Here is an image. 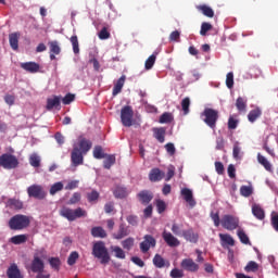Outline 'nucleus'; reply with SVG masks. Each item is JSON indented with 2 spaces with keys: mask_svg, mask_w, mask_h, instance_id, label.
Returning <instances> with one entry per match:
<instances>
[{
  "mask_svg": "<svg viewBox=\"0 0 278 278\" xmlns=\"http://www.w3.org/2000/svg\"><path fill=\"white\" fill-rule=\"evenodd\" d=\"M211 218L215 225V227H224V229H227L228 231H233V229H238V225H240V219L233 215H224L222 220L220 216L218 215V212H211Z\"/></svg>",
  "mask_w": 278,
  "mask_h": 278,
  "instance_id": "f257e3e1",
  "label": "nucleus"
},
{
  "mask_svg": "<svg viewBox=\"0 0 278 278\" xmlns=\"http://www.w3.org/2000/svg\"><path fill=\"white\" fill-rule=\"evenodd\" d=\"M30 270L37 274L45 273V262H42V260H40L38 255L34 256V260L30 265Z\"/></svg>",
  "mask_w": 278,
  "mask_h": 278,
  "instance_id": "4468645a",
  "label": "nucleus"
},
{
  "mask_svg": "<svg viewBox=\"0 0 278 278\" xmlns=\"http://www.w3.org/2000/svg\"><path fill=\"white\" fill-rule=\"evenodd\" d=\"M198 10L204 14V16H207L208 18H214V10L207 5H200L198 7Z\"/></svg>",
  "mask_w": 278,
  "mask_h": 278,
  "instance_id": "e433bc0d",
  "label": "nucleus"
},
{
  "mask_svg": "<svg viewBox=\"0 0 278 278\" xmlns=\"http://www.w3.org/2000/svg\"><path fill=\"white\" fill-rule=\"evenodd\" d=\"M152 131L154 134V138L159 142L163 143L166 138V128H164V127L153 128Z\"/></svg>",
  "mask_w": 278,
  "mask_h": 278,
  "instance_id": "4be33fe9",
  "label": "nucleus"
},
{
  "mask_svg": "<svg viewBox=\"0 0 278 278\" xmlns=\"http://www.w3.org/2000/svg\"><path fill=\"white\" fill-rule=\"evenodd\" d=\"M153 264L156 268H168V266H170V262L164 260L160 254H155Z\"/></svg>",
  "mask_w": 278,
  "mask_h": 278,
  "instance_id": "a211bd4d",
  "label": "nucleus"
},
{
  "mask_svg": "<svg viewBox=\"0 0 278 278\" xmlns=\"http://www.w3.org/2000/svg\"><path fill=\"white\" fill-rule=\"evenodd\" d=\"M64 105H70V103H73V101H75V96L74 94H66L63 99H62Z\"/></svg>",
  "mask_w": 278,
  "mask_h": 278,
  "instance_id": "69168bd1",
  "label": "nucleus"
},
{
  "mask_svg": "<svg viewBox=\"0 0 278 278\" xmlns=\"http://www.w3.org/2000/svg\"><path fill=\"white\" fill-rule=\"evenodd\" d=\"M156 207H157L159 214H162L163 212L166 211V202H164V200H157Z\"/></svg>",
  "mask_w": 278,
  "mask_h": 278,
  "instance_id": "13d9d810",
  "label": "nucleus"
},
{
  "mask_svg": "<svg viewBox=\"0 0 278 278\" xmlns=\"http://www.w3.org/2000/svg\"><path fill=\"white\" fill-rule=\"evenodd\" d=\"M129 229L125 226H122L119 227L118 232L113 235V238H115V240H123V238L127 237Z\"/></svg>",
  "mask_w": 278,
  "mask_h": 278,
  "instance_id": "c9c22d12",
  "label": "nucleus"
},
{
  "mask_svg": "<svg viewBox=\"0 0 278 278\" xmlns=\"http://www.w3.org/2000/svg\"><path fill=\"white\" fill-rule=\"evenodd\" d=\"M163 240H165L168 247H179V244H181L179 242V239H177L175 236H173V233L166 230L163 231Z\"/></svg>",
  "mask_w": 278,
  "mask_h": 278,
  "instance_id": "dca6fc26",
  "label": "nucleus"
},
{
  "mask_svg": "<svg viewBox=\"0 0 278 278\" xmlns=\"http://www.w3.org/2000/svg\"><path fill=\"white\" fill-rule=\"evenodd\" d=\"M210 29H212V24L207 22L202 23L201 30H200L201 36H207V33L210 31Z\"/></svg>",
  "mask_w": 278,
  "mask_h": 278,
  "instance_id": "603ef678",
  "label": "nucleus"
},
{
  "mask_svg": "<svg viewBox=\"0 0 278 278\" xmlns=\"http://www.w3.org/2000/svg\"><path fill=\"white\" fill-rule=\"evenodd\" d=\"M60 215L63 216V218H66L67 220L73 222V220H77V218H81V216H86V211H84L81 207L73 210L67 206H63L60 210Z\"/></svg>",
  "mask_w": 278,
  "mask_h": 278,
  "instance_id": "7ed1b4c3",
  "label": "nucleus"
},
{
  "mask_svg": "<svg viewBox=\"0 0 278 278\" xmlns=\"http://www.w3.org/2000/svg\"><path fill=\"white\" fill-rule=\"evenodd\" d=\"M166 152L168 155H175L176 149L174 143H167L165 144Z\"/></svg>",
  "mask_w": 278,
  "mask_h": 278,
  "instance_id": "774afa93",
  "label": "nucleus"
},
{
  "mask_svg": "<svg viewBox=\"0 0 278 278\" xmlns=\"http://www.w3.org/2000/svg\"><path fill=\"white\" fill-rule=\"evenodd\" d=\"M170 277L172 278H182L184 277V270L179 269V268H174L170 271Z\"/></svg>",
  "mask_w": 278,
  "mask_h": 278,
  "instance_id": "052dcab7",
  "label": "nucleus"
},
{
  "mask_svg": "<svg viewBox=\"0 0 278 278\" xmlns=\"http://www.w3.org/2000/svg\"><path fill=\"white\" fill-rule=\"evenodd\" d=\"M7 205L13 210H23V202H21V200L11 199L8 201Z\"/></svg>",
  "mask_w": 278,
  "mask_h": 278,
  "instance_id": "79ce46f5",
  "label": "nucleus"
},
{
  "mask_svg": "<svg viewBox=\"0 0 278 278\" xmlns=\"http://www.w3.org/2000/svg\"><path fill=\"white\" fill-rule=\"evenodd\" d=\"M70 40L73 46V52L77 55V53H79V40L77 39V35L72 36Z\"/></svg>",
  "mask_w": 278,
  "mask_h": 278,
  "instance_id": "de8ad7c7",
  "label": "nucleus"
},
{
  "mask_svg": "<svg viewBox=\"0 0 278 278\" xmlns=\"http://www.w3.org/2000/svg\"><path fill=\"white\" fill-rule=\"evenodd\" d=\"M138 197L139 201L142 203H151V199H153V194H151L149 191H141L139 192Z\"/></svg>",
  "mask_w": 278,
  "mask_h": 278,
  "instance_id": "2f4dec72",
  "label": "nucleus"
},
{
  "mask_svg": "<svg viewBox=\"0 0 278 278\" xmlns=\"http://www.w3.org/2000/svg\"><path fill=\"white\" fill-rule=\"evenodd\" d=\"M93 157L96 160H103V157H105V155L103 154V148H101V146H97L93 149Z\"/></svg>",
  "mask_w": 278,
  "mask_h": 278,
  "instance_id": "09e8293b",
  "label": "nucleus"
},
{
  "mask_svg": "<svg viewBox=\"0 0 278 278\" xmlns=\"http://www.w3.org/2000/svg\"><path fill=\"white\" fill-rule=\"evenodd\" d=\"M0 166L2 168H16L18 166V160L12 154H2L0 156Z\"/></svg>",
  "mask_w": 278,
  "mask_h": 278,
  "instance_id": "6e6552de",
  "label": "nucleus"
},
{
  "mask_svg": "<svg viewBox=\"0 0 278 278\" xmlns=\"http://www.w3.org/2000/svg\"><path fill=\"white\" fill-rule=\"evenodd\" d=\"M258 268L257 263L251 261L248 263V265L245 266V271L247 273H255Z\"/></svg>",
  "mask_w": 278,
  "mask_h": 278,
  "instance_id": "5fc2aeb1",
  "label": "nucleus"
},
{
  "mask_svg": "<svg viewBox=\"0 0 278 278\" xmlns=\"http://www.w3.org/2000/svg\"><path fill=\"white\" fill-rule=\"evenodd\" d=\"M49 47L50 53H54V55H60L62 49L60 48V43H58V41H50Z\"/></svg>",
  "mask_w": 278,
  "mask_h": 278,
  "instance_id": "37998d69",
  "label": "nucleus"
},
{
  "mask_svg": "<svg viewBox=\"0 0 278 278\" xmlns=\"http://www.w3.org/2000/svg\"><path fill=\"white\" fill-rule=\"evenodd\" d=\"M236 127H238V119L230 116L228 119V129H236Z\"/></svg>",
  "mask_w": 278,
  "mask_h": 278,
  "instance_id": "338daca9",
  "label": "nucleus"
},
{
  "mask_svg": "<svg viewBox=\"0 0 278 278\" xmlns=\"http://www.w3.org/2000/svg\"><path fill=\"white\" fill-rule=\"evenodd\" d=\"M10 229L21 230L29 227V217L25 215H15L9 222Z\"/></svg>",
  "mask_w": 278,
  "mask_h": 278,
  "instance_id": "20e7f679",
  "label": "nucleus"
},
{
  "mask_svg": "<svg viewBox=\"0 0 278 278\" xmlns=\"http://www.w3.org/2000/svg\"><path fill=\"white\" fill-rule=\"evenodd\" d=\"M237 236L240 242H242V244H251V241L249 240V236L247 235V232H244V230H242V228L238 229Z\"/></svg>",
  "mask_w": 278,
  "mask_h": 278,
  "instance_id": "4c0bfd02",
  "label": "nucleus"
},
{
  "mask_svg": "<svg viewBox=\"0 0 278 278\" xmlns=\"http://www.w3.org/2000/svg\"><path fill=\"white\" fill-rule=\"evenodd\" d=\"M150 181H162L164 179V172H162L160 168H153L151 169L149 174Z\"/></svg>",
  "mask_w": 278,
  "mask_h": 278,
  "instance_id": "6ab92c4d",
  "label": "nucleus"
},
{
  "mask_svg": "<svg viewBox=\"0 0 278 278\" xmlns=\"http://www.w3.org/2000/svg\"><path fill=\"white\" fill-rule=\"evenodd\" d=\"M29 164L34 168H38L40 166V155H38L37 153L30 154Z\"/></svg>",
  "mask_w": 278,
  "mask_h": 278,
  "instance_id": "a19ab883",
  "label": "nucleus"
},
{
  "mask_svg": "<svg viewBox=\"0 0 278 278\" xmlns=\"http://www.w3.org/2000/svg\"><path fill=\"white\" fill-rule=\"evenodd\" d=\"M12 244H25L27 242V235H17L10 239Z\"/></svg>",
  "mask_w": 278,
  "mask_h": 278,
  "instance_id": "72a5a7b5",
  "label": "nucleus"
},
{
  "mask_svg": "<svg viewBox=\"0 0 278 278\" xmlns=\"http://www.w3.org/2000/svg\"><path fill=\"white\" fill-rule=\"evenodd\" d=\"M226 86L229 89L233 88V73L232 72H229L226 76Z\"/></svg>",
  "mask_w": 278,
  "mask_h": 278,
  "instance_id": "4d7b16f0",
  "label": "nucleus"
},
{
  "mask_svg": "<svg viewBox=\"0 0 278 278\" xmlns=\"http://www.w3.org/2000/svg\"><path fill=\"white\" fill-rule=\"evenodd\" d=\"M72 164L73 166H80V164H84V153L77 151V148H73Z\"/></svg>",
  "mask_w": 278,
  "mask_h": 278,
  "instance_id": "f3484780",
  "label": "nucleus"
},
{
  "mask_svg": "<svg viewBox=\"0 0 278 278\" xmlns=\"http://www.w3.org/2000/svg\"><path fill=\"white\" fill-rule=\"evenodd\" d=\"M125 76H122L114 85L113 88V97H116V94H119V92L123 90V86H125Z\"/></svg>",
  "mask_w": 278,
  "mask_h": 278,
  "instance_id": "cd10ccee",
  "label": "nucleus"
},
{
  "mask_svg": "<svg viewBox=\"0 0 278 278\" xmlns=\"http://www.w3.org/2000/svg\"><path fill=\"white\" fill-rule=\"evenodd\" d=\"M260 116H262V110L260 108H255L248 114V121L250 123H255Z\"/></svg>",
  "mask_w": 278,
  "mask_h": 278,
  "instance_id": "a878e982",
  "label": "nucleus"
},
{
  "mask_svg": "<svg viewBox=\"0 0 278 278\" xmlns=\"http://www.w3.org/2000/svg\"><path fill=\"white\" fill-rule=\"evenodd\" d=\"M173 177H175V166L169 165L167 168V175L165 177V180L170 181V179H173Z\"/></svg>",
  "mask_w": 278,
  "mask_h": 278,
  "instance_id": "bf43d9fd",
  "label": "nucleus"
},
{
  "mask_svg": "<svg viewBox=\"0 0 278 278\" xmlns=\"http://www.w3.org/2000/svg\"><path fill=\"white\" fill-rule=\"evenodd\" d=\"M180 194L190 207H194V205H197V201L194 200V194L192 193V189L182 188L180 190Z\"/></svg>",
  "mask_w": 278,
  "mask_h": 278,
  "instance_id": "f8f14e48",
  "label": "nucleus"
},
{
  "mask_svg": "<svg viewBox=\"0 0 278 278\" xmlns=\"http://www.w3.org/2000/svg\"><path fill=\"white\" fill-rule=\"evenodd\" d=\"M236 108L239 112H247V99L239 97L236 102Z\"/></svg>",
  "mask_w": 278,
  "mask_h": 278,
  "instance_id": "ea45409f",
  "label": "nucleus"
},
{
  "mask_svg": "<svg viewBox=\"0 0 278 278\" xmlns=\"http://www.w3.org/2000/svg\"><path fill=\"white\" fill-rule=\"evenodd\" d=\"M181 269L187 273H197L199 270V264L192 258H184L180 263Z\"/></svg>",
  "mask_w": 278,
  "mask_h": 278,
  "instance_id": "9b49d317",
  "label": "nucleus"
},
{
  "mask_svg": "<svg viewBox=\"0 0 278 278\" xmlns=\"http://www.w3.org/2000/svg\"><path fill=\"white\" fill-rule=\"evenodd\" d=\"M91 235L93 236V238H105L108 236L102 227H93L91 229Z\"/></svg>",
  "mask_w": 278,
  "mask_h": 278,
  "instance_id": "473e14b6",
  "label": "nucleus"
},
{
  "mask_svg": "<svg viewBox=\"0 0 278 278\" xmlns=\"http://www.w3.org/2000/svg\"><path fill=\"white\" fill-rule=\"evenodd\" d=\"M122 247L126 251H131L134 248V238H127L126 240L122 241Z\"/></svg>",
  "mask_w": 278,
  "mask_h": 278,
  "instance_id": "3c124183",
  "label": "nucleus"
},
{
  "mask_svg": "<svg viewBox=\"0 0 278 278\" xmlns=\"http://www.w3.org/2000/svg\"><path fill=\"white\" fill-rule=\"evenodd\" d=\"M240 194L241 197H245V198L251 197V194H253V185L241 186Z\"/></svg>",
  "mask_w": 278,
  "mask_h": 278,
  "instance_id": "f704fd0d",
  "label": "nucleus"
},
{
  "mask_svg": "<svg viewBox=\"0 0 278 278\" xmlns=\"http://www.w3.org/2000/svg\"><path fill=\"white\" fill-rule=\"evenodd\" d=\"M61 190H64V184L62 182H55L50 188V194L53 197V194H58V192H61Z\"/></svg>",
  "mask_w": 278,
  "mask_h": 278,
  "instance_id": "a18cd8bd",
  "label": "nucleus"
},
{
  "mask_svg": "<svg viewBox=\"0 0 278 278\" xmlns=\"http://www.w3.org/2000/svg\"><path fill=\"white\" fill-rule=\"evenodd\" d=\"M271 227H274L275 231L278 232V213L277 212L271 213Z\"/></svg>",
  "mask_w": 278,
  "mask_h": 278,
  "instance_id": "6e6d98bb",
  "label": "nucleus"
},
{
  "mask_svg": "<svg viewBox=\"0 0 278 278\" xmlns=\"http://www.w3.org/2000/svg\"><path fill=\"white\" fill-rule=\"evenodd\" d=\"M181 108H182L184 114H188V112H190V98H185L181 101Z\"/></svg>",
  "mask_w": 278,
  "mask_h": 278,
  "instance_id": "864d4df0",
  "label": "nucleus"
},
{
  "mask_svg": "<svg viewBox=\"0 0 278 278\" xmlns=\"http://www.w3.org/2000/svg\"><path fill=\"white\" fill-rule=\"evenodd\" d=\"M78 260H79V253H77V251L72 252L67 258L68 266H75Z\"/></svg>",
  "mask_w": 278,
  "mask_h": 278,
  "instance_id": "49530a36",
  "label": "nucleus"
},
{
  "mask_svg": "<svg viewBox=\"0 0 278 278\" xmlns=\"http://www.w3.org/2000/svg\"><path fill=\"white\" fill-rule=\"evenodd\" d=\"M81 200V194L75 192L72 198L70 199V204L71 205H75V203H79V201Z\"/></svg>",
  "mask_w": 278,
  "mask_h": 278,
  "instance_id": "0e129e2a",
  "label": "nucleus"
},
{
  "mask_svg": "<svg viewBox=\"0 0 278 278\" xmlns=\"http://www.w3.org/2000/svg\"><path fill=\"white\" fill-rule=\"evenodd\" d=\"M49 264L52 268H54L55 270H58V268H60V258L58 257H51L49 260Z\"/></svg>",
  "mask_w": 278,
  "mask_h": 278,
  "instance_id": "680f3d73",
  "label": "nucleus"
},
{
  "mask_svg": "<svg viewBox=\"0 0 278 278\" xmlns=\"http://www.w3.org/2000/svg\"><path fill=\"white\" fill-rule=\"evenodd\" d=\"M182 236L188 240V242L197 243L199 241V235L194 233L192 229L184 231Z\"/></svg>",
  "mask_w": 278,
  "mask_h": 278,
  "instance_id": "bb28decb",
  "label": "nucleus"
},
{
  "mask_svg": "<svg viewBox=\"0 0 278 278\" xmlns=\"http://www.w3.org/2000/svg\"><path fill=\"white\" fill-rule=\"evenodd\" d=\"M92 255L97 257V260H100L101 264H110V253L103 241H98L93 244Z\"/></svg>",
  "mask_w": 278,
  "mask_h": 278,
  "instance_id": "f03ea898",
  "label": "nucleus"
},
{
  "mask_svg": "<svg viewBox=\"0 0 278 278\" xmlns=\"http://www.w3.org/2000/svg\"><path fill=\"white\" fill-rule=\"evenodd\" d=\"M74 149H77L78 152L86 155L90 149H92V142L86 137L80 136L78 137L77 141L74 143Z\"/></svg>",
  "mask_w": 278,
  "mask_h": 278,
  "instance_id": "0eeeda50",
  "label": "nucleus"
},
{
  "mask_svg": "<svg viewBox=\"0 0 278 278\" xmlns=\"http://www.w3.org/2000/svg\"><path fill=\"white\" fill-rule=\"evenodd\" d=\"M114 197H116V199H125V197H127V194H129V191H127V189L125 187H116L115 190L113 191Z\"/></svg>",
  "mask_w": 278,
  "mask_h": 278,
  "instance_id": "c756f323",
  "label": "nucleus"
},
{
  "mask_svg": "<svg viewBox=\"0 0 278 278\" xmlns=\"http://www.w3.org/2000/svg\"><path fill=\"white\" fill-rule=\"evenodd\" d=\"M87 199L89 203H93V201H97V199H99V193L96 190H93L87 194Z\"/></svg>",
  "mask_w": 278,
  "mask_h": 278,
  "instance_id": "e2e57ef3",
  "label": "nucleus"
},
{
  "mask_svg": "<svg viewBox=\"0 0 278 278\" xmlns=\"http://www.w3.org/2000/svg\"><path fill=\"white\" fill-rule=\"evenodd\" d=\"M155 60H157V53L154 52L152 55H150L148 58V60L146 61V71H151V68H153L154 64H155Z\"/></svg>",
  "mask_w": 278,
  "mask_h": 278,
  "instance_id": "58836bf2",
  "label": "nucleus"
},
{
  "mask_svg": "<svg viewBox=\"0 0 278 278\" xmlns=\"http://www.w3.org/2000/svg\"><path fill=\"white\" fill-rule=\"evenodd\" d=\"M27 194L28 197H33L34 199H45L47 197V192H45V189H42V186L40 185H31L27 188Z\"/></svg>",
  "mask_w": 278,
  "mask_h": 278,
  "instance_id": "1a4fd4ad",
  "label": "nucleus"
},
{
  "mask_svg": "<svg viewBox=\"0 0 278 278\" xmlns=\"http://www.w3.org/2000/svg\"><path fill=\"white\" fill-rule=\"evenodd\" d=\"M7 275L9 278H23V275H21V270L16 264H12L8 268Z\"/></svg>",
  "mask_w": 278,
  "mask_h": 278,
  "instance_id": "412c9836",
  "label": "nucleus"
},
{
  "mask_svg": "<svg viewBox=\"0 0 278 278\" xmlns=\"http://www.w3.org/2000/svg\"><path fill=\"white\" fill-rule=\"evenodd\" d=\"M116 162V156L114 155H108L104 159V168H112L113 164Z\"/></svg>",
  "mask_w": 278,
  "mask_h": 278,
  "instance_id": "8fccbe9b",
  "label": "nucleus"
},
{
  "mask_svg": "<svg viewBox=\"0 0 278 278\" xmlns=\"http://www.w3.org/2000/svg\"><path fill=\"white\" fill-rule=\"evenodd\" d=\"M20 66L23 71H26V73L36 74L40 72V64L36 62H24L21 63Z\"/></svg>",
  "mask_w": 278,
  "mask_h": 278,
  "instance_id": "2eb2a0df",
  "label": "nucleus"
},
{
  "mask_svg": "<svg viewBox=\"0 0 278 278\" xmlns=\"http://www.w3.org/2000/svg\"><path fill=\"white\" fill-rule=\"evenodd\" d=\"M232 156L235 160H242V148H240V143L238 141L233 143Z\"/></svg>",
  "mask_w": 278,
  "mask_h": 278,
  "instance_id": "7c9ffc66",
  "label": "nucleus"
},
{
  "mask_svg": "<svg viewBox=\"0 0 278 278\" xmlns=\"http://www.w3.org/2000/svg\"><path fill=\"white\" fill-rule=\"evenodd\" d=\"M62 97L60 96H52L51 98L47 99V110H61Z\"/></svg>",
  "mask_w": 278,
  "mask_h": 278,
  "instance_id": "ddd939ff",
  "label": "nucleus"
},
{
  "mask_svg": "<svg viewBox=\"0 0 278 278\" xmlns=\"http://www.w3.org/2000/svg\"><path fill=\"white\" fill-rule=\"evenodd\" d=\"M121 121L124 127H131V125H134V110L131 106L126 105L122 109Z\"/></svg>",
  "mask_w": 278,
  "mask_h": 278,
  "instance_id": "423d86ee",
  "label": "nucleus"
},
{
  "mask_svg": "<svg viewBox=\"0 0 278 278\" xmlns=\"http://www.w3.org/2000/svg\"><path fill=\"white\" fill-rule=\"evenodd\" d=\"M202 118L211 129L216 127V121H218V111L213 109H205L202 113Z\"/></svg>",
  "mask_w": 278,
  "mask_h": 278,
  "instance_id": "39448f33",
  "label": "nucleus"
},
{
  "mask_svg": "<svg viewBox=\"0 0 278 278\" xmlns=\"http://www.w3.org/2000/svg\"><path fill=\"white\" fill-rule=\"evenodd\" d=\"M111 251L114 253V255H115V257H117V260H125V257H127V255L125 254V250H123L118 245H112Z\"/></svg>",
  "mask_w": 278,
  "mask_h": 278,
  "instance_id": "c85d7f7f",
  "label": "nucleus"
},
{
  "mask_svg": "<svg viewBox=\"0 0 278 278\" xmlns=\"http://www.w3.org/2000/svg\"><path fill=\"white\" fill-rule=\"evenodd\" d=\"M156 241L150 235L143 237V241L140 243L141 253H148L149 249L155 248Z\"/></svg>",
  "mask_w": 278,
  "mask_h": 278,
  "instance_id": "9d476101",
  "label": "nucleus"
},
{
  "mask_svg": "<svg viewBox=\"0 0 278 278\" xmlns=\"http://www.w3.org/2000/svg\"><path fill=\"white\" fill-rule=\"evenodd\" d=\"M252 214L258 220H264V218L266 216L265 213H264V208H262V206H260V204H253L252 205Z\"/></svg>",
  "mask_w": 278,
  "mask_h": 278,
  "instance_id": "5701e85b",
  "label": "nucleus"
},
{
  "mask_svg": "<svg viewBox=\"0 0 278 278\" xmlns=\"http://www.w3.org/2000/svg\"><path fill=\"white\" fill-rule=\"evenodd\" d=\"M219 240L222 242V247H233L236 244V241L231 235L219 233Z\"/></svg>",
  "mask_w": 278,
  "mask_h": 278,
  "instance_id": "aec40b11",
  "label": "nucleus"
},
{
  "mask_svg": "<svg viewBox=\"0 0 278 278\" xmlns=\"http://www.w3.org/2000/svg\"><path fill=\"white\" fill-rule=\"evenodd\" d=\"M159 123H161V125L173 123V114L168 112L163 113L159 119Z\"/></svg>",
  "mask_w": 278,
  "mask_h": 278,
  "instance_id": "c03bdc74",
  "label": "nucleus"
},
{
  "mask_svg": "<svg viewBox=\"0 0 278 278\" xmlns=\"http://www.w3.org/2000/svg\"><path fill=\"white\" fill-rule=\"evenodd\" d=\"M257 162L258 164L264 166L265 170H268V173H273V165L270 164L268 159L262 155L261 153L257 154Z\"/></svg>",
  "mask_w": 278,
  "mask_h": 278,
  "instance_id": "b1692460",
  "label": "nucleus"
},
{
  "mask_svg": "<svg viewBox=\"0 0 278 278\" xmlns=\"http://www.w3.org/2000/svg\"><path fill=\"white\" fill-rule=\"evenodd\" d=\"M21 38V34L20 33H12L9 36V42L11 48L13 49V51H17L18 50V39Z\"/></svg>",
  "mask_w": 278,
  "mask_h": 278,
  "instance_id": "393cba45",
  "label": "nucleus"
}]
</instances>
